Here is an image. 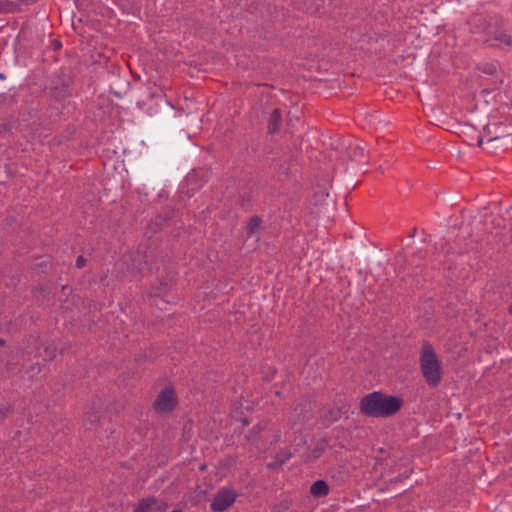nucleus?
<instances>
[{
  "mask_svg": "<svg viewBox=\"0 0 512 512\" xmlns=\"http://www.w3.org/2000/svg\"><path fill=\"white\" fill-rule=\"evenodd\" d=\"M496 129V125H488L484 135L478 137V144L489 153H494L500 147L506 144L507 135L492 133L491 129Z\"/></svg>",
  "mask_w": 512,
  "mask_h": 512,
  "instance_id": "nucleus-4",
  "label": "nucleus"
},
{
  "mask_svg": "<svg viewBox=\"0 0 512 512\" xmlns=\"http://www.w3.org/2000/svg\"><path fill=\"white\" fill-rule=\"evenodd\" d=\"M420 368L426 383L431 387H437L442 380V366L434 348L429 343H424L420 354Z\"/></svg>",
  "mask_w": 512,
  "mask_h": 512,
  "instance_id": "nucleus-3",
  "label": "nucleus"
},
{
  "mask_svg": "<svg viewBox=\"0 0 512 512\" xmlns=\"http://www.w3.org/2000/svg\"><path fill=\"white\" fill-rule=\"evenodd\" d=\"M344 278L347 285L351 288H373L374 286L385 287L392 285L388 277L386 267L380 263L373 265L369 273L358 269H350L346 272Z\"/></svg>",
  "mask_w": 512,
  "mask_h": 512,
  "instance_id": "nucleus-2",
  "label": "nucleus"
},
{
  "mask_svg": "<svg viewBox=\"0 0 512 512\" xmlns=\"http://www.w3.org/2000/svg\"><path fill=\"white\" fill-rule=\"evenodd\" d=\"M15 4V0H0V12L11 10Z\"/></svg>",
  "mask_w": 512,
  "mask_h": 512,
  "instance_id": "nucleus-12",
  "label": "nucleus"
},
{
  "mask_svg": "<svg viewBox=\"0 0 512 512\" xmlns=\"http://www.w3.org/2000/svg\"><path fill=\"white\" fill-rule=\"evenodd\" d=\"M149 503L146 500L141 501L136 507L134 512H145L149 508Z\"/></svg>",
  "mask_w": 512,
  "mask_h": 512,
  "instance_id": "nucleus-13",
  "label": "nucleus"
},
{
  "mask_svg": "<svg viewBox=\"0 0 512 512\" xmlns=\"http://www.w3.org/2000/svg\"><path fill=\"white\" fill-rule=\"evenodd\" d=\"M280 122H281V114L278 109H275L270 115V120H269V124H268L269 132L270 133L276 132L279 128Z\"/></svg>",
  "mask_w": 512,
  "mask_h": 512,
  "instance_id": "nucleus-10",
  "label": "nucleus"
},
{
  "mask_svg": "<svg viewBox=\"0 0 512 512\" xmlns=\"http://www.w3.org/2000/svg\"><path fill=\"white\" fill-rule=\"evenodd\" d=\"M488 41L496 47H509L512 45V33L506 29H496Z\"/></svg>",
  "mask_w": 512,
  "mask_h": 512,
  "instance_id": "nucleus-8",
  "label": "nucleus"
},
{
  "mask_svg": "<svg viewBox=\"0 0 512 512\" xmlns=\"http://www.w3.org/2000/svg\"><path fill=\"white\" fill-rule=\"evenodd\" d=\"M48 265V261L42 260L40 263L37 264V266L43 271L44 268H46Z\"/></svg>",
  "mask_w": 512,
  "mask_h": 512,
  "instance_id": "nucleus-16",
  "label": "nucleus"
},
{
  "mask_svg": "<svg viewBox=\"0 0 512 512\" xmlns=\"http://www.w3.org/2000/svg\"><path fill=\"white\" fill-rule=\"evenodd\" d=\"M237 496V493L232 489H220L211 501V510L214 512H224L234 504Z\"/></svg>",
  "mask_w": 512,
  "mask_h": 512,
  "instance_id": "nucleus-6",
  "label": "nucleus"
},
{
  "mask_svg": "<svg viewBox=\"0 0 512 512\" xmlns=\"http://www.w3.org/2000/svg\"><path fill=\"white\" fill-rule=\"evenodd\" d=\"M359 151H360L361 155L364 153V149L363 148H359Z\"/></svg>",
  "mask_w": 512,
  "mask_h": 512,
  "instance_id": "nucleus-19",
  "label": "nucleus"
},
{
  "mask_svg": "<svg viewBox=\"0 0 512 512\" xmlns=\"http://www.w3.org/2000/svg\"><path fill=\"white\" fill-rule=\"evenodd\" d=\"M328 196H329V192H328L327 188H324V189L320 192V194H319V199H317V200L315 201V205L320 204V203H321L322 201H324V200H325V198H327Z\"/></svg>",
  "mask_w": 512,
  "mask_h": 512,
  "instance_id": "nucleus-14",
  "label": "nucleus"
},
{
  "mask_svg": "<svg viewBox=\"0 0 512 512\" xmlns=\"http://www.w3.org/2000/svg\"><path fill=\"white\" fill-rule=\"evenodd\" d=\"M86 259L83 256H79L76 260V266L78 268H83L85 266Z\"/></svg>",
  "mask_w": 512,
  "mask_h": 512,
  "instance_id": "nucleus-15",
  "label": "nucleus"
},
{
  "mask_svg": "<svg viewBox=\"0 0 512 512\" xmlns=\"http://www.w3.org/2000/svg\"><path fill=\"white\" fill-rule=\"evenodd\" d=\"M402 406L403 399L400 396L374 391L361 399L359 408L363 415L379 418L395 415Z\"/></svg>",
  "mask_w": 512,
  "mask_h": 512,
  "instance_id": "nucleus-1",
  "label": "nucleus"
},
{
  "mask_svg": "<svg viewBox=\"0 0 512 512\" xmlns=\"http://www.w3.org/2000/svg\"><path fill=\"white\" fill-rule=\"evenodd\" d=\"M178 403L176 393L172 387H165L154 402V409L159 413L172 411Z\"/></svg>",
  "mask_w": 512,
  "mask_h": 512,
  "instance_id": "nucleus-5",
  "label": "nucleus"
},
{
  "mask_svg": "<svg viewBox=\"0 0 512 512\" xmlns=\"http://www.w3.org/2000/svg\"><path fill=\"white\" fill-rule=\"evenodd\" d=\"M485 72L487 73H493L495 71V66L494 65H487V67L484 69Z\"/></svg>",
  "mask_w": 512,
  "mask_h": 512,
  "instance_id": "nucleus-17",
  "label": "nucleus"
},
{
  "mask_svg": "<svg viewBox=\"0 0 512 512\" xmlns=\"http://www.w3.org/2000/svg\"><path fill=\"white\" fill-rule=\"evenodd\" d=\"M172 512H182V511L175 510V511H172Z\"/></svg>",
  "mask_w": 512,
  "mask_h": 512,
  "instance_id": "nucleus-20",
  "label": "nucleus"
},
{
  "mask_svg": "<svg viewBox=\"0 0 512 512\" xmlns=\"http://www.w3.org/2000/svg\"><path fill=\"white\" fill-rule=\"evenodd\" d=\"M261 220L258 217H253L247 224L246 230L248 235H253L260 230Z\"/></svg>",
  "mask_w": 512,
  "mask_h": 512,
  "instance_id": "nucleus-11",
  "label": "nucleus"
},
{
  "mask_svg": "<svg viewBox=\"0 0 512 512\" xmlns=\"http://www.w3.org/2000/svg\"><path fill=\"white\" fill-rule=\"evenodd\" d=\"M506 97L508 98V102H506L507 105H510L512 106V90L510 89L508 94L506 95Z\"/></svg>",
  "mask_w": 512,
  "mask_h": 512,
  "instance_id": "nucleus-18",
  "label": "nucleus"
},
{
  "mask_svg": "<svg viewBox=\"0 0 512 512\" xmlns=\"http://www.w3.org/2000/svg\"><path fill=\"white\" fill-rule=\"evenodd\" d=\"M131 273L133 275L144 273L150 270L151 256L147 250L133 252L130 257Z\"/></svg>",
  "mask_w": 512,
  "mask_h": 512,
  "instance_id": "nucleus-7",
  "label": "nucleus"
},
{
  "mask_svg": "<svg viewBox=\"0 0 512 512\" xmlns=\"http://www.w3.org/2000/svg\"><path fill=\"white\" fill-rule=\"evenodd\" d=\"M310 491L313 496L321 497L328 494L329 488L325 481L317 480L312 484Z\"/></svg>",
  "mask_w": 512,
  "mask_h": 512,
  "instance_id": "nucleus-9",
  "label": "nucleus"
}]
</instances>
